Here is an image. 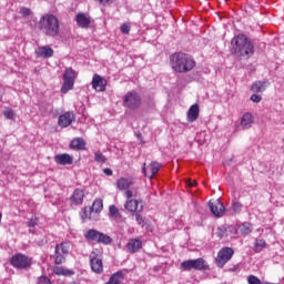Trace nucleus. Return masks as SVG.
I'll use <instances>...</instances> for the list:
<instances>
[{"mask_svg": "<svg viewBox=\"0 0 284 284\" xmlns=\"http://www.w3.org/2000/svg\"><path fill=\"white\" fill-rule=\"evenodd\" d=\"M171 67L176 73L185 74L196 68V62L186 53L175 52L171 55Z\"/></svg>", "mask_w": 284, "mask_h": 284, "instance_id": "f257e3e1", "label": "nucleus"}, {"mask_svg": "<svg viewBox=\"0 0 284 284\" xmlns=\"http://www.w3.org/2000/svg\"><path fill=\"white\" fill-rule=\"evenodd\" d=\"M231 52L234 53L235 57L250 58L254 54V45L245 34L235 36L231 41Z\"/></svg>", "mask_w": 284, "mask_h": 284, "instance_id": "f03ea898", "label": "nucleus"}, {"mask_svg": "<svg viewBox=\"0 0 284 284\" xmlns=\"http://www.w3.org/2000/svg\"><path fill=\"white\" fill-rule=\"evenodd\" d=\"M38 28L47 37L54 38L59 34V20L54 14L47 13L41 17L40 21H38Z\"/></svg>", "mask_w": 284, "mask_h": 284, "instance_id": "7ed1b4c3", "label": "nucleus"}, {"mask_svg": "<svg viewBox=\"0 0 284 284\" xmlns=\"http://www.w3.org/2000/svg\"><path fill=\"white\" fill-rule=\"evenodd\" d=\"M75 79H77V73H75L74 69H72V68L65 69L64 74H62L63 83L61 85L60 92L62 94H67L68 92L73 90Z\"/></svg>", "mask_w": 284, "mask_h": 284, "instance_id": "20e7f679", "label": "nucleus"}, {"mask_svg": "<svg viewBox=\"0 0 284 284\" xmlns=\"http://www.w3.org/2000/svg\"><path fill=\"white\" fill-rule=\"evenodd\" d=\"M181 270L183 272H190L192 270L202 272V271L210 270V266L207 265L204 258L200 257L196 260H189V261L182 262Z\"/></svg>", "mask_w": 284, "mask_h": 284, "instance_id": "39448f33", "label": "nucleus"}, {"mask_svg": "<svg viewBox=\"0 0 284 284\" xmlns=\"http://www.w3.org/2000/svg\"><path fill=\"white\" fill-rule=\"evenodd\" d=\"M10 264L18 270H28L32 265V258L19 253L11 256Z\"/></svg>", "mask_w": 284, "mask_h": 284, "instance_id": "423d86ee", "label": "nucleus"}, {"mask_svg": "<svg viewBox=\"0 0 284 284\" xmlns=\"http://www.w3.org/2000/svg\"><path fill=\"white\" fill-rule=\"evenodd\" d=\"M123 106L129 110H138L141 106V98L136 91H129L123 98Z\"/></svg>", "mask_w": 284, "mask_h": 284, "instance_id": "0eeeda50", "label": "nucleus"}, {"mask_svg": "<svg viewBox=\"0 0 284 284\" xmlns=\"http://www.w3.org/2000/svg\"><path fill=\"white\" fill-rule=\"evenodd\" d=\"M234 248L232 247H222V250L217 252V255L215 257V265L219 268H222L234 256Z\"/></svg>", "mask_w": 284, "mask_h": 284, "instance_id": "6e6552de", "label": "nucleus"}, {"mask_svg": "<svg viewBox=\"0 0 284 284\" xmlns=\"http://www.w3.org/2000/svg\"><path fill=\"white\" fill-rule=\"evenodd\" d=\"M90 265H91V271L94 274H103V271H104L103 260L100 257V255L97 252L91 253Z\"/></svg>", "mask_w": 284, "mask_h": 284, "instance_id": "1a4fd4ad", "label": "nucleus"}, {"mask_svg": "<svg viewBox=\"0 0 284 284\" xmlns=\"http://www.w3.org/2000/svg\"><path fill=\"white\" fill-rule=\"evenodd\" d=\"M162 169V163L152 161L150 164L143 163L142 173L150 180Z\"/></svg>", "mask_w": 284, "mask_h": 284, "instance_id": "9d476101", "label": "nucleus"}, {"mask_svg": "<svg viewBox=\"0 0 284 284\" xmlns=\"http://www.w3.org/2000/svg\"><path fill=\"white\" fill-rule=\"evenodd\" d=\"M124 209L132 214H135L136 212H143L144 210V204L143 201L141 200H133V199H129L126 200L125 204H124Z\"/></svg>", "mask_w": 284, "mask_h": 284, "instance_id": "9b49d317", "label": "nucleus"}, {"mask_svg": "<svg viewBox=\"0 0 284 284\" xmlns=\"http://www.w3.org/2000/svg\"><path fill=\"white\" fill-rule=\"evenodd\" d=\"M209 207L211 213L216 217H221L225 213V205H223L220 200L210 201Z\"/></svg>", "mask_w": 284, "mask_h": 284, "instance_id": "f8f14e48", "label": "nucleus"}, {"mask_svg": "<svg viewBox=\"0 0 284 284\" xmlns=\"http://www.w3.org/2000/svg\"><path fill=\"white\" fill-rule=\"evenodd\" d=\"M75 121V115L73 112H65L60 114L58 124L60 128H68Z\"/></svg>", "mask_w": 284, "mask_h": 284, "instance_id": "ddd939ff", "label": "nucleus"}, {"mask_svg": "<svg viewBox=\"0 0 284 284\" xmlns=\"http://www.w3.org/2000/svg\"><path fill=\"white\" fill-rule=\"evenodd\" d=\"M92 88L95 92H104L106 89L105 78H102L99 74H94L92 78Z\"/></svg>", "mask_w": 284, "mask_h": 284, "instance_id": "4468645a", "label": "nucleus"}, {"mask_svg": "<svg viewBox=\"0 0 284 284\" xmlns=\"http://www.w3.org/2000/svg\"><path fill=\"white\" fill-rule=\"evenodd\" d=\"M75 22L81 29H89L91 24V18L87 13L79 12L75 16Z\"/></svg>", "mask_w": 284, "mask_h": 284, "instance_id": "2eb2a0df", "label": "nucleus"}, {"mask_svg": "<svg viewBox=\"0 0 284 284\" xmlns=\"http://www.w3.org/2000/svg\"><path fill=\"white\" fill-rule=\"evenodd\" d=\"M141 248H143V241L139 239H131L126 243V250L131 254L140 252Z\"/></svg>", "mask_w": 284, "mask_h": 284, "instance_id": "dca6fc26", "label": "nucleus"}, {"mask_svg": "<svg viewBox=\"0 0 284 284\" xmlns=\"http://www.w3.org/2000/svg\"><path fill=\"white\" fill-rule=\"evenodd\" d=\"M53 55H54V50L51 49L49 45L38 47L36 50L37 58L50 59V58H53Z\"/></svg>", "mask_w": 284, "mask_h": 284, "instance_id": "f3484780", "label": "nucleus"}, {"mask_svg": "<svg viewBox=\"0 0 284 284\" xmlns=\"http://www.w3.org/2000/svg\"><path fill=\"white\" fill-rule=\"evenodd\" d=\"M200 114L199 104H192L189 109V112H186V121L189 123H194Z\"/></svg>", "mask_w": 284, "mask_h": 284, "instance_id": "a211bd4d", "label": "nucleus"}, {"mask_svg": "<svg viewBox=\"0 0 284 284\" xmlns=\"http://www.w3.org/2000/svg\"><path fill=\"white\" fill-rule=\"evenodd\" d=\"M55 162L57 164L61 165V166H65V165H72L73 164V156L70 154H58L55 155Z\"/></svg>", "mask_w": 284, "mask_h": 284, "instance_id": "6ab92c4d", "label": "nucleus"}, {"mask_svg": "<svg viewBox=\"0 0 284 284\" xmlns=\"http://www.w3.org/2000/svg\"><path fill=\"white\" fill-rule=\"evenodd\" d=\"M254 123V118L252 113H243L241 118V126L243 130H250Z\"/></svg>", "mask_w": 284, "mask_h": 284, "instance_id": "aec40b11", "label": "nucleus"}, {"mask_svg": "<svg viewBox=\"0 0 284 284\" xmlns=\"http://www.w3.org/2000/svg\"><path fill=\"white\" fill-rule=\"evenodd\" d=\"M70 149L77 150V151H83L87 149V142L82 138H75L74 140H71Z\"/></svg>", "mask_w": 284, "mask_h": 284, "instance_id": "412c9836", "label": "nucleus"}, {"mask_svg": "<svg viewBox=\"0 0 284 284\" xmlns=\"http://www.w3.org/2000/svg\"><path fill=\"white\" fill-rule=\"evenodd\" d=\"M268 85H270V82L265 80L255 81L253 84H251V91H253L254 93H263Z\"/></svg>", "mask_w": 284, "mask_h": 284, "instance_id": "4be33fe9", "label": "nucleus"}, {"mask_svg": "<svg viewBox=\"0 0 284 284\" xmlns=\"http://www.w3.org/2000/svg\"><path fill=\"white\" fill-rule=\"evenodd\" d=\"M83 199H85V192L81 189H77L73 192V195H71V203H74L75 205H81L83 203Z\"/></svg>", "mask_w": 284, "mask_h": 284, "instance_id": "5701e85b", "label": "nucleus"}, {"mask_svg": "<svg viewBox=\"0 0 284 284\" xmlns=\"http://www.w3.org/2000/svg\"><path fill=\"white\" fill-rule=\"evenodd\" d=\"M101 234L102 233L97 230H89V231H87V233H84V239L87 242L97 243L99 241Z\"/></svg>", "mask_w": 284, "mask_h": 284, "instance_id": "b1692460", "label": "nucleus"}, {"mask_svg": "<svg viewBox=\"0 0 284 284\" xmlns=\"http://www.w3.org/2000/svg\"><path fill=\"white\" fill-rule=\"evenodd\" d=\"M133 185V181L131 179H125V178H120L116 181V187L120 191H124L128 190L129 187H131Z\"/></svg>", "mask_w": 284, "mask_h": 284, "instance_id": "393cba45", "label": "nucleus"}, {"mask_svg": "<svg viewBox=\"0 0 284 284\" xmlns=\"http://www.w3.org/2000/svg\"><path fill=\"white\" fill-rule=\"evenodd\" d=\"M123 281H124L123 272L118 271L113 275L110 276L106 284H122Z\"/></svg>", "mask_w": 284, "mask_h": 284, "instance_id": "a878e982", "label": "nucleus"}, {"mask_svg": "<svg viewBox=\"0 0 284 284\" xmlns=\"http://www.w3.org/2000/svg\"><path fill=\"white\" fill-rule=\"evenodd\" d=\"M53 274L58 276H72L74 272L72 270H65L62 266H55L52 268Z\"/></svg>", "mask_w": 284, "mask_h": 284, "instance_id": "bb28decb", "label": "nucleus"}, {"mask_svg": "<svg viewBox=\"0 0 284 284\" xmlns=\"http://www.w3.org/2000/svg\"><path fill=\"white\" fill-rule=\"evenodd\" d=\"M55 253H62L64 255H68L70 253V243L62 242L60 244H57Z\"/></svg>", "mask_w": 284, "mask_h": 284, "instance_id": "cd10ccee", "label": "nucleus"}, {"mask_svg": "<svg viewBox=\"0 0 284 284\" xmlns=\"http://www.w3.org/2000/svg\"><path fill=\"white\" fill-rule=\"evenodd\" d=\"M91 212L100 213L103 211V200L102 199H95L93 201L92 206L90 207Z\"/></svg>", "mask_w": 284, "mask_h": 284, "instance_id": "c85d7f7f", "label": "nucleus"}, {"mask_svg": "<svg viewBox=\"0 0 284 284\" xmlns=\"http://www.w3.org/2000/svg\"><path fill=\"white\" fill-rule=\"evenodd\" d=\"M95 244L111 245L112 244V237L109 236L105 233H101L100 236H99V240L95 242Z\"/></svg>", "mask_w": 284, "mask_h": 284, "instance_id": "c756f323", "label": "nucleus"}, {"mask_svg": "<svg viewBox=\"0 0 284 284\" xmlns=\"http://www.w3.org/2000/svg\"><path fill=\"white\" fill-rule=\"evenodd\" d=\"M266 246H267V243L264 240H255L254 252L261 253Z\"/></svg>", "mask_w": 284, "mask_h": 284, "instance_id": "7c9ffc66", "label": "nucleus"}, {"mask_svg": "<svg viewBox=\"0 0 284 284\" xmlns=\"http://www.w3.org/2000/svg\"><path fill=\"white\" fill-rule=\"evenodd\" d=\"M109 214L111 217L113 219H120L121 217V213H120V210L119 207H116L114 204L113 205H110L109 207Z\"/></svg>", "mask_w": 284, "mask_h": 284, "instance_id": "2f4dec72", "label": "nucleus"}, {"mask_svg": "<svg viewBox=\"0 0 284 284\" xmlns=\"http://www.w3.org/2000/svg\"><path fill=\"white\" fill-rule=\"evenodd\" d=\"M240 232L242 235H248L252 233V225L250 223H243L240 226Z\"/></svg>", "mask_w": 284, "mask_h": 284, "instance_id": "473e14b6", "label": "nucleus"}, {"mask_svg": "<svg viewBox=\"0 0 284 284\" xmlns=\"http://www.w3.org/2000/svg\"><path fill=\"white\" fill-rule=\"evenodd\" d=\"M106 156L101 153L100 151L94 153V161L100 163V164H104L106 162Z\"/></svg>", "mask_w": 284, "mask_h": 284, "instance_id": "72a5a7b5", "label": "nucleus"}, {"mask_svg": "<svg viewBox=\"0 0 284 284\" xmlns=\"http://www.w3.org/2000/svg\"><path fill=\"white\" fill-rule=\"evenodd\" d=\"M232 210L235 214H240L241 210H243V204H241L239 201H234L232 203Z\"/></svg>", "mask_w": 284, "mask_h": 284, "instance_id": "f704fd0d", "label": "nucleus"}, {"mask_svg": "<svg viewBox=\"0 0 284 284\" xmlns=\"http://www.w3.org/2000/svg\"><path fill=\"white\" fill-rule=\"evenodd\" d=\"M91 213H92V211L88 210V207L85 206L82 211V214H81L82 221L87 222L88 220H90L91 219Z\"/></svg>", "mask_w": 284, "mask_h": 284, "instance_id": "c9c22d12", "label": "nucleus"}, {"mask_svg": "<svg viewBox=\"0 0 284 284\" xmlns=\"http://www.w3.org/2000/svg\"><path fill=\"white\" fill-rule=\"evenodd\" d=\"M65 262V256L61 252L55 253V265H62Z\"/></svg>", "mask_w": 284, "mask_h": 284, "instance_id": "e433bc0d", "label": "nucleus"}, {"mask_svg": "<svg viewBox=\"0 0 284 284\" xmlns=\"http://www.w3.org/2000/svg\"><path fill=\"white\" fill-rule=\"evenodd\" d=\"M135 222L141 225V227L145 226V217L143 215H141L140 213H135Z\"/></svg>", "mask_w": 284, "mask_h": 284, "instance_id": "4c0bfd02", "label": "nucleus"}, {"mask_svg": "<svg viewBox=\"0 0 284 284\" xmlns=\"http://www.w3.org/2000/svg\"><path fill=\"white\" fill-rule=\"evenodd\" d=\"M247 283H248V284H262V281L260 280L258 276L248 275V276H247Z\"/></svg>", "mask_w": 284, "mask_h": 284, "instance_id": "58836bf2", "label": "nucleus"}, {"mask_svg": "<svg viewBox=\"0 0 284 284\" xmlns=\"http://www.w3.org/2000/svg\"><path fill=\"white\" fill-rule=\"evenodd\" d=\"M39 224V219L38 217H32L31 220H28L27 225L29 229H34Z\"/></svg>", "mask_w": 284, "mask_h": 284, "instance_id": "ea45409f", "label": "nucleus"}, {"mask_svg": "<svg viewBox=\"0 0 284 284\" xmlns=\"http://www.w3.org/2000/svg\"><path fill=\"white\" fill-rule=\"evenodd\" d=\"M131 31V24L130 23H123L120 27V32H122L123 34H129Z\"/></svg>", "mask_w": 284, "mask_h": 284, "instance_id": "a19ab883", "label": "nucleus"}, {"mask_svg": "<svg viewBox=\"0 0 284 284\" xmlns=\"http://www.w3.org/2000/svg\"><path fill=\"white\" fill-rule=\"evenodd\" d=\"M37 284H53L47 275H41L38 277Z\"/></svg>", "mask_w": 284, "mask_h": 284, "instance_id": "79ce46f5", "label": "nucleus"}, {"mask_svg": "<svg viewBox=\"0 0 284 284\" xmlns=\"http://www.w3.org/2000/svg\"><path fill=\"white\" fill-rule=\"evenodd\" d=\"M263 100V98L258 94H253L251 95L250 98V101L253 102V103H261Z\"/></svg>", "mask_w": 284, "mask_h": 284, "instance_id": "37998d69", "label": "nucleus"}, {"mask_svg": "<svg viewBox=\"0 0 284 284\" xmlns=\"http://www.w3.org/2000/svg\"><path fill=\"white\" fill-rule=\"evenodd\" d=\"M20 14L23 17H30L31 10L29 8L23 7L20 9Z\"/></svg>", "mask_w": 284, "mask_h": 284, "instance_id": "c03bdc74", "label": "nucleus"}, {"mask_svg": "<svg viewBox=\"0 0 284 284\" xmlns=\"http://www.w3.org/2000/svg\"><path fill=\"white\" fill-rule=\"evenodd\" d=\"M3 115L10 120L14 119V112H13V110H10V109L7 112H4Z\"/></svg>", "mask_w": 284, "mask_h": 284, "instance_id": "a18cd8bd", "label": "nucleus"}, {"mask_svg": "<svg viewBox=\"0 0 284 284\" xmlns=\"http://www.w3.org/2000/svg\"><path fill=\"white\" fill-rule=\"evenodd\" d=\"M124 195H125V197H126L128 200H131L132 196H133V192L126 189V191L124 192Z\"/></svg>", "mask_w": 284, "mask_h": 284, "instance_id": "49530a36", "label": "nucleus"}, {"mask_svg": "<svg viewBox=\"0 0 284 284\" xmlns=\"http://www.w3.org/2000/svg\"><path fill=\"white\" fill-rule=\"evenodd\" d=\"M103 174L111 176V175H113V171H112V169H103Z\"/></svg>", "mask_w": 284, "mask_h": 284, "instance_id": "de8ad7c7", "label": "nucleus"}, {"mask_svg": "<svg viewBox=\"0 0 284 284\" xmlns=\"http://www.w3.org/2000/svg\"><path fill=\"white\" fill-rule=\"evenodd\" d=\"M98 2H99L101 6L105 7L106 4H109V2H111V0H98Z\"/></svg>", "mask_w": 284, "mask_h": 284, "instance_id": "09e8293b", "label": "nucleus"}, {"mask_svg": "<svg viewBox=\"0 0 284 284\" xmlns=\"http://www.w3.org/2000/svg\"><path fill=\"white\" fill-rule=\"evenodd\" d=\"M197 185L196 181H192L191 180L189 181V186L190 187H195Z\"/></svg>", "mask_w": 284, "mask_h": 284, "instance_id": "8fccbe9b", "label": "nucleus"}, {"mask_svg": "<svg viewBox=\"0 0 284 284\" xmlns=\"http://www.w3.org/2000/svg\"><path fill=\"white\" fill-rule=\"evenodd\" d=\"M263 284H278V283H268V282H265V283H263Z\"/></svg>", "mask_w": 284, "mask_h": 284, "instance_id": "3c124183", "label": "nucleus"}, {"mask_svg": "<svg viewBox=\"0 0 284 284\" xmlns=\"http://www.w3.org/2000/svg\"><path fill=\"white\" fill-rule=\"evenodd\" d=\"M1 217H2V215H1V213H0V223H1Z\"/></svg>", "mask_w": 284, "mask_h": 284, "instance_id": "603ef678", "label": "nucleus"}, {"mask_svg": "<svg viewBox=\"0 0 284 284\" xmlns=\"http://www.w3.org/2000/svg\"><path fill=\"white\" fill-rule=\"evenodd\" d=\"M138 138H139V139L141 138V133L138 135Z\"/></svg>", "mask_w": 284, "mask_h": 284, "instance_id": "864d4df0", "label": "nucleus"}, {"mask_svg": "<svg viewBox=\"0 0 284 284\" xmlns=\"http://www.w3.org/2000/svg\"><path fill=\"white\" fill-rule=\"evenodd\" d=\"M282 124H284V120H283V123Z\"/></svg>", "mask_w": 284, "mask_h": 284, "instance_id": "5fc2aeb1", "label": "nucleus"}, {"mask_svg": "<svg viewBox=\"0 0 284 284\" xmlns=\"http://www.w3.org/2000/svg\"><path fill=\"white\" fill-rule=\"evenodd\" d=\"M283 153H284V150H283Z\"/></svg>", "mask_w": 284, "mask_h": 284, "instance_id": "6e6d98bb", "label": "nucleus"}]
</instances>
